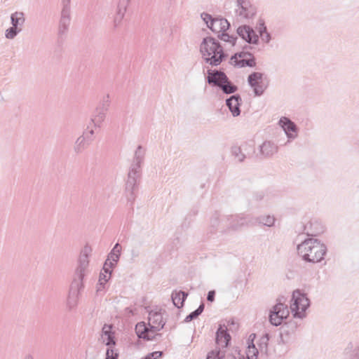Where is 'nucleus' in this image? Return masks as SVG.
<instances>
[{
    "instance_id": "obj_1",
    "label": "nucleus",
    "mask_w": 359,
    "mask_h": 359,
    "mask_svg": "<svg viewBox=\"0 0 359 359\" xmlns=\"http://www.w3.org/2000/svg\"><path fill=\"white\" fill-rule=\"evenodd\" d=\"M90 250V248L85 247L79 259V264L75 271V277L71 283L67 301V306L70 311L76 309L77 306L81 291L84 287L83 278L89 264L88 252Z\"/></svg>"
},
{
    "instance_id": "obj_2",
    "label": "nucleus",
    "mask_w": 359,
    "mask_h": 359,
    "mask_svg": "<svg viewBox=\"0 0 359 359\" xmlns=\"http://www.w3.org/2000/svg\"><path fill=\"white\" fill-rule=\"evenodd\" d=\"M200 52L204 61L212 67L219 66L228 57L221 43L215 38L206 36L200 45Z\"/></svg>"
},
{
    "instance_id": "obj_3",
    "label": "nucleus",
    "mask_w": 359,
    "mask_h": 359,
    "mask_svg": "<svg viewBox=\"0 0 359 359\" xmlns=\"http://www.w3.org/2000/svg\"><path fill=\"white\" fill-rule=\"evenodd\" d=\"M148 325L145 322H140L135 325V332L138 338L144 340H152L155 336H151L156 331L164 327L165 321L163 319L162 309L158 307L149 311Z\"/></svg>"
},
{
    "instance_id": "obj_4",
    "label": "nucleus",
    "mask_w": 359,
    "mask_h": 359,
    "mask_svg": "<svg viewBox=\"0 0 359 359\" xmlns=\"http://www.w3.org/2000/svg\"><path fill=\"white\" fill-rule=\"evenodd\" d=\"M298 254L302 259L309 263H318L324 259L327 246L316 238L305 239L297 245Z\"/></svg>"
},
{
    "instance_id": "obj_5",
    "label": "nucleus",
    "mask_w": 359,
    "mask_h": 359,
    "mask_svg": "<svg viewBox=\"0 0 359 359\" xmlns=\"http://www.w3.org/2000/svg\"><path fill=\"white\" fill-rule=\"evenodd\" d=\"M291 311L294 318H304L306 317V311L310 306V300L306 294L299 290L292 292Z\"/></svg>"
},
{
    "instance_id": "obj_6",
    "label": "nucleus",
    "mask_w": 359,
    "mask_h": 359,
    "mask_svg": "<svg viewBox=\"0 0 359 359\" xmlns=\"http://www.w3.org/2000/svg\"><path fill=\"white\" fill-rule=\"evenodd\" d=\"M142 170L130 167L128 178L126 182V196L128 203H130L133 208L136 198V191L138 189V182L141 178Z\"/></svg>"
},
{
    "instance_id": "obj_7",
    "label": "nucleus",
    "mask_w": 359,
    "mask_h": 359,
    "mask_svg": "<svg viewBox=\"0 0 359 359\" xmlns=\"http://www.w3.org/2000/svg\"><path fill=\"white\" fill-rule=\"evenodd\" d=\"M61 6L62 8L57 29V35L60 38L67 35L72 20L71 1L62 0Z\"/></svg>"
},
{
    "instance_id": "obj_8",
    "label": "nucleus",
    "mask_w": 359,
    "mask_h": 359,
    "mask_svg": "<svg viewBox=\"0 0 359 359\" xmlns=\"http://www.w3.org/2000/svg\"><path fill=\"white\" fill-rule=\"evenodd\" d=\"M264 74L262 72H254L248 76V83L252 88L255 96H261L268 87L263 81Z\"/></svg>"
},
{
    "instance_id": "obj_9",
    "label": "nucleus",
    "mask_w": 359,
    "mask_h": 359,
    "mask_svg": "<svg viewBox=\"0 0 359 359\" xmlns=\"http://www.w3.org/2000/svg\"><path fill=\"white\" fill-rule=\"evenodd\" d=\"M236 13L242 19L250 20L256 15L257 8L249 0H237Z\"/></svg>"
},
{
    "instance_id": "obj_10",
    "label": "nucleus",
    "mask_w": 359,
    "mask_h": 359,
    "mask_svg": "<svg viewBox=\"0 0 359 359\" xmlns=\"http://www.w3.org/2000/svg\"><path fill=\"white\" fill-rule=\"evenodd\" d=\"M237 34L249 44H258L259 35L248 25H240L236 29Z\"/></svg>"
},
{
    "instance_id": "obj_11",
    "label": "nucleus",
    "mask_w": 359,
    "mask_h": 359,
    "mask_svg": "<svg viewBox=\"0 0 359 359\" xmlns=\"http://www.w3.org/2000/svg\"><path fill=\"white\" fill-rule=\"evenodd\" d=\"M226 223L227 233L239 230L241 227L251 222L248 217L240 215H228L224 220Z\"/></svg>"
},
{
    "instance_id": "obj_12",
    "label": "nucleus",
    "mask_w": 359,
    "mask_h": 359,
    "mask_svg": "<svg viewBox=\"0 0 359 359\" xmlns=\"http://www.w3.org/2000/svg\"><path fill=\"white\" fill-rule=\"evenodd\" d=\"M278 124L283 128L288 139L294 140L297 137L299 128L291 119L282 116L279 119Z\"/></svg>"
},
{
    "instance_id": "obj_13",
    "label": "nucleus",
    "mask_w": 359,
    "mask_h": 359,
    "mask_svg": "<svg viewBox=\"0 0 359 359\" xmlns=\"http://www.w3.org/2000/svg\"><path fill=\"white\" fill-rule=\"evenodd\" d=\"M226 215L220 216L215 212L210 219V232L227 233L226 223L224 221Z\"/></svg>"
},
{
    "instance_id": "obj_14",
    "label": "nucleus",
    "mask_w": 359,
    "mask_h": 359,
    "mask_svg": "<svg viewBox=\"0 0 359 359\" xmlns=\"http://www.w3.org/2000/svg\"><path fill=\"white\" fill-rule=\"evenodd\" d=\"M225 104L229 111L233 117H237L241 114V105L242 104V98L239 94H233L228 97Z\"/></svg>"
},
{
    "instance_id": "obj_15",
    "label": "nucleus",
    "mask_w": 359,
    "mask_h": 359,
    "mask_svg": "<svg viewBox=\"0 0 359 359\" xmlns=\"http://www.w3.org/2000/svg\"><path fill=\"white\" fill-rule=\"evenodd\" d=\"M208 76L205 78L206 82L213 86L219 88L222 82L224 80V77L226 76V74L220 69H209L207 71Z\"/></svg>"
},
{
    "instance_id": "obj_16",
    "label": "nucleus",
    "mask_w": 359,
    "mask_h": 359,
    "mask_svg": "<svg viewBox=\"0 0 359 359\" xmlns=\"http://www.w3.org/2000/svg\"><path fill=\"white\" fill-rule=\"evenodd\" d=\"M231 339V337L228 332L226 326L225 325L219 324L215 334L216 344L222 348H226L229 346Z\"/></svg>"
},
{
    "instance_id": "obj_17",
    "label": "nucleus",
    "mask_w": 359,
    "mask_h": 359,
    "mask_svg": "<svg viewBox=\"0 0 359 359\" xmlns=\"http://www.w3.org/2000/svg\"><path fill=\"white\" fill-rule=\"evenodd\" d=\"M230 26V23L226 19L224 18H215V20L212 21V24H210L209 29L212 32L219 34L226 32Z\"/></svg>"
},
{
    "instance_id": "obj_18",
    "label": "nucleus",
    "mask_w": 359,
    "mask_h": 359,
    "mask_svg": "<svg viewBox=\"0 0 359 359\" xmlns=\"http://www.w3.org/2000/svg\"><path fill=\"white\" fill-rule=\"evenodd\" d=\"M297 323L294 320H290L285 323L281 327L280 337L283 341H287L290 337L293 335L297 329Z\"/></svg>"
},
{
    "instance_id": "obj_19",
    "label": "nucleus",
    "mask_w": 359,
    "mask_h": 359,
    "mask_svg": "<svg viewBox=\"0 0 359 359\" xmlns=\"http://www.w3.org/2000/svg\"><path fill=\"white\" fill-rule=\"evenodd\" d=\"M107 112V103L104 107H98L96 108L92 118L91 121L95 127L101 128L104 121Z\"/></svg>"
},
{
    "instance_id": "obj_20",
    "label": "nucleus",
    "mask_w": 359,
    "mask_h": 359,
    "mask_svg": "<svg viewBox=\"0 0 359 359\" xmlns=\"http://www.w3.org/2000/svg\"><path fill=\"white\" fill-rule=\"evenodd\" d=\"M146 154V149L139 145L135 151L133 163L130 167L142 170V165L144 163Z\"/></svg>"
},
{
    "instance_id": "obj_21",
    "label": "nucleus",
    "mask_w": 359,
    "mask_h": 359,
    "mask_svg": "<svg viewBox=\"0 0 359 359\" xmlns=\"http://www.w3.org/2000/svg\"><path fill=\"white\" fill-rule=\"evenodd\" d=\"M112 269H106L103 265L102 269L100 273L99 280L97 285V292H99L105 289V285L109 281L111 276Z\"/></svg>"
},
{
    "instance_id": "obj_22",
    "label": "nucleus",
    "mask_w": 359,
    "mask_h": 359,
    "mask_svg": "<svg viewBox=\"0 0 359 359\" xmlns=\"http://www.w3.org/2000/svg\"><path fill=\"white\" fill-rule=\"evenodd\" d=\"M130 0H118L116 13L114 18V26L116 27L124 17L127 7Z\"/></svg>"
},
{
    "instance_id": "obj_23",
    "label": "nucleus",
    "mask_w": 359,
    "mask_h": 359,
    "mask_svg": "<svg viewBox=\"0 0 359 359\" xmlns=\"http://www.w3.org/2000/svg\"><path fill=\"white\" fill-rule=\"evenodd\" d=\"M256 334H251L248 338V346L246 351V355L248 359H257L258 355L260 353L258 348H257L254 344V339H255Z\"/></svg>"
},
{
    "instance_id": "obj_24",
    "label": "nucleus",
    "mask_w": 359,
    "mask_h": 359,
    "mask_svg": "<svg viewBox=\"0 0 359 359\" xmlns=\"http://www.w3.org/2000/svg\"><path fill=\"white\" fill-rule=\"evenodd\" d=\"M260 153L264 157H270L278 151V147L271 141H265L259 147Z\"/></svg>"
},
{
    "instance_id": "obj_25",
    "label": "nucleus",
    "mask_w": 359,
    "mask_h": 359,
    "mask_svg": "<svg viewBox=\"0 0 359 359\" xmlns=\"http://www.w3.org/2000/svg\"><path fill=\"white\" fill-rule=\"evenodd\" d=\"M224 94L230 95L235 93L238 88L236 85L233 84L229 79L227 75L224 77V80L222 82L219 88Z\"/></svg>"
},
{
    "instance_id": "obj_26",
    "label": "nucleus",
    "mask_w": 359,
    "mask_h": 359,
    "mask_svg": "<svg viewBox=\"0 0 359 359\" xmlns=\"http://www.w3.org/2000/svg\"><path fill=\"white\" fill-rule=\"evenodd\" d=\"M276 218L273 215H260L255 217L253 221H251L252 224H260L268 227L273 226L275 224Z\"/></svg>"
},
{
    "instance_id": "obj_27",
    "label": "nucleus",
    "mask_w": 359,
    "mask_h": 359,
    "mask_svg": "<svg viewBox=\"0 0 359 359\" xmlns=\"http://www.w3.org/2000/svg\"><path fill=\"white\" fill-rule=\"evenodd\" d=\"M187 296L188 293L184 291L173 292L171 296L173 304L177 308L182 307Z\"/></svg>"
},
{
    "instance_id": "obj_28",
    "label": "nucleus",
    "mask_w": 359,
    "mask_h": 359,
    "mask_svg": "<svg viewBox=\"0 0 359 359\" xmlns=\"http://www.w3.org/2000/svg\"><path fill=\"white\" fill-rule=\"evenodd\" d=\"M252 48V46L245 45L243 47V49L242 51L238 52V53H235L234 55H231V57L230 58L229 63L231 65V64H233V63L239 61L240 59H243V58H245L249 56H251L253 54L251 53L249 51V50H251Z\"/></svg>"
},
{
    "instance_id": "obj_29",
    "label": "nucleus",
    "mask_w": 359,
    "mask_h": 359,
    "mask_svg": "<svg viewBox=\"0 0 359 359\" xmlns=\"http://www.w3.org/2000/svg\"><path fill=\"white\" fill-rule=\"evenodd\" d=\"M25 22V14L23 12H15L11 15V23L12 26L17 28H22Z\"/></svg>"
},
{
    "instance_id": "obj_30",
    "label": "nucleus",
    "mask_w": 359,
    "mask_h": 359,
    "mask_svg": "<svg viewBox=\"0 0 359 359\" xmlns=\"http://www.w3.org/2000/svg\"><path fill=\"white\" fill-rule=\"evenodd\" d=\"M256 59L253 55L245 58L240 59L239 61L231 64L238 67H255L256 66Z\"/></svg>"
},
{
    "instance_id": "obj_31",
    "label": "nucleus",
    "mask_w": 359,
    "mask_h": 359,
    "mask_svg": "<svg viewBox=\"0 0 359 359\" xmlns=\"http://www.w3.org/2000/svg\"><path fill=\"white\" fill-rule=\"evenodd\" d=\"M270 339V336L268 333L262 335L258 341V349L262 355H268V344Z\"/></svg>"
},
{
    "instance_id": "obj_32",
    "label": "nucleus",
    "mask_w": 359,
    "mask_h": 359,
    "mask_svg": "<svg viewBox=\"0 0 359 359\" xmlns=\"http://www.w3.org/2000/svg\"><path fill=\"white\" fill-rule=\"evenodd\" d=\"M120 259V256L117 254L109 252L107 255V258L105 260L104 265L106 269H113L116 266L118 260Z\"/></svg>"
},
{
    "instance_id": "obj_33",
    "label": "nucleus",
    "mask_w": 359,
    "mask_h": 359,
    "mask_svg": "<svg viewBox=\"0 0 359 359\" xmlns=\"http://www.w3.org/2000/svg\"><path fill=\"white\" fill-rule=\"evenodd\" d=\"M88 136L86 135L85 136L84 135H81L77 138V140L75 142L74 149L76 153L79 154L81 153L84 149L86 147L87 143L86 140H88Z\"/></svg>"
},
{
    "instance_id": "obj_34",
    "label": "nucleus",
    "mask_w": 359,
    "mask_h": 359,
    "mask_svg": "<svg viewBox=\"0 0 359 359\" xmlns=\"http://www.w3.org/2000/svg\"><path fill=\"white\" fill-rule=\"evenodd\" d=\"M345 359H359V347L353 348L352 344H349L344 351Z\"/></svg>"
},
{
    "instance_id": "obj_35",
    "label": "nucleus",
    "mask_w": 359,
    "mask_h": 359,
    "mask_svg": "<svg viewBox=\"0 0 359 359\" xmlns=\"http://www.w3.org/2000/svg\"><path fill=\"white\" fill-rule=\"evenodd\" d=\"M205 304L204 302H201L199 306L194 311L191 312L189 315H187L184 320V322L189 323L191 320L196 319L204 311Z\"/></svg>"
},
{
    "instance_id": "obj_36",
    "label": "nucleus",
    "mask_w": 359,
    "mask_h": 359,
    "mask_svg": "<svg viewBox=\"0 0 359 359\" xmlns=\"http://www.w3.org/2000/svg\"><path fill=\"white\" fill-rule=\"evenodd\" d=\"M280 313L278 310L275 311L274 306L270 311L269 322L274 326H278L282 324L283 318L280 316Z\"/></svg>"
},
{
    "instance_id": "obj_37",
    "label": "nucleus",
    "mask_w": 359,
    "mask_h": 359,
    "mask_svg": "<svg viewBox=\"0 0 359 359\" xmlns=\"http://www.w3.org/2000/svg\"><path fill=\"white\" fill-rule=\"evenodd\" d=\"M219 39L229 43L232 46H235L236 43V41L238 37L233 35H229L226 32L219 34L217 35Z\"/></svg>"
},
{
    "instance_id": "obj_38",
    "label": "nucleus",
    "mask_w": 359,
    "mask_h": 359,
    "mask_svg": "<svg viewBox=\"0 0 359 359\" xmlns=\"http://www.w3.org/2000/svg\"><path fill=\"white\" fill-rule=\"evenodd\" d=\"M275 311L278 310L280 313V316L283 319L287 318V317L289 316V309L287 305L285 304H283L281 302H278L274 306Z\"/></svg>"
},
{
    "instance_id": "obj_39",
    "label": "nucleus",
    "mask_w": 359,
    "mask_h": 359,
    "mask_svg": "<svg viewBox=\"0 0 359 359\" xmlns=\"http://www.w3.org/2000/svg\"><path fill=\"white\" fill-rule=\"evenodd\" d=\"M231 154L236 158H237L238 162H243L246 158V156L243 153V149L241 147H232Z\"/></svg>"
},
{
    "instance_id": "obj_40",
    "label": "nucleus",
    "mask_w": 359,
    "mask_h": 359,
    "mask_svg": "<svg viewBox=\"0 0 359 359\" xmlns=\"http://www.w3.org/2000/svg\"><path fill=\"white\" fill-rule=\"evenodd\" d=\"M22 31V28H17L13 26L8 28L5 32V36L8 39H14L20 32Z\"/></svg>"
},
{
    "instance_id": "obj_41",
    "label": "nucleus",
    "mask_w": 359,
    "mask_h": 359,
    "mask_svg": "<svg viewBox=\"0 0 359 359\" xmlns=\"http://www.w3.org/2000/svg\"><path fill=\"white\" fill-rule=\"evenodd\" d=\"M224 357V353H223L219 348H216L208 353L206 359H222Z\"/></svg>"
},
{
    "instance_id": "obj_42",
    "label": "nucleus",
    "mask_w": 359,
    "mask_h": 359,
    "mask_svg": "<svg viewBox=\"0 0 359 359\" xmlns=\"http://www.w3.org/2000/svg\"><path fill=\"white\" fill-rule=\"evenodd\" d=\"M256 29L257 30L259 34L264 33L267 30V27L265 25V21L263 18H259L258 19L256 25Z\"/></svg>"
},
{
    "instance_id": "obj_43",
    "label": "nucleus",
    "mask_w": 359,
    "mask_h": 359,
    "mask_svg": "<svg viewBox=\"0 0 359 359\" xmlns=\"http://www.w3.org/2000/svg\"><path fill=\"white\" fill-rule=\"evenodd\" d=\"M118 353L115 351L113 347H108L106 351L105 359H118Z\"/></svg>"
},
{
    "instance_id": "obj_44",
    "label": "nucleus",
    "mask_w": 359,
    "mask_h": 359,
    "mask_svg": "<svg viewBox=\"0 0 359 359\" xmlns=\"http://www.w3.org/2000/svg\"><path fill=\"white\" fill-rule=\"evenodd\" d=\"M102 339L103 343H104L105 345L107 346L108 347H113V346H114L116 344L115 337L114 334L105 337V338H104V337H102Z\"/></svg>"
},
{
    "instance_id": "obj_45",
    "label": "nucleus",
    "mask_w": 359,
    "mask_h": 359,
    "mask_svg": "<svg viewBox=\"0 0 359 359\" xmlns=\"http://www.w3.org/2000/svg\"><path fill=\"white\" fill-rule=\"evenodd\" d=\"M201 17L208 28L210 24H212V21L215 20V18H212L211 15L205 12L201 13Z\"/></svg>"
},
{
    "instance_id": "obj_46",
    "label": "nucleus",
    "mask_w": 359,
    "mask_h": 359,
    "mask_svg": "<svg viewBox=\"0 0 359 359\" xmlns=\"http://www.w3.org/2000/svg\"><path fill=\"white\" fill-rule=\"evenodd\" d=\"M111 328H112L111 325L104 324L102 327V337H104V338H105V337H108V336H111V335L114 334V333L111 331Z\"/></svg>"
},
{
    "instance_id": "obj_47",
    "label": "nucleus",
    "mask_w": 359,
    "mask_h": 359,
    "mask_svg": "<svg viewBox=\"0 0 359 359\" xmlns=\"http://www.w3.org/2000/svg\"><path fill=\"white\" fill-rule=\"evenodd\" d=\"M163 355L162 351H154L151 353H148L147 355H145L142 359H158V358H161Z\"/></svg>"
},
{
    "instance_id": "obj_48",
    "label": "nucleus",
    "mask_w": 359,
    "mask_h": 359,
    "mask_svg": "<svg viewBox=\"0 0 359 359\" xmlns=\"http://www.w3.org/2000/svg\"><path fill=\"white\" fill-rule=\"evenodd\" d=\"M260 36L262 41L265 43H269L271 41V35L266 30V32L262 33L259 34V37Z\"/></svg>"
},
{
    "instance_id": "obj_49",
    "label": "nucleus",
    "mask_w": 359,
    "mask_h": 359,
    "mask_svg": "<svg viewBox=\"0 0 359 359\" xmlns=\"http://www.w3.org/2000/svg\"><path fill=\"white\" fill-rule=\"evenodd\" d=\"M121 247L118 243H116L112 250L110 251L111 253L117 254L121 256Z\"/></svg>"
},
{
    "instance_id": "obj_50",
    "label": "nucleus",
    "mask_w": 359,
    "mask_h": 359,
    "mask_svg": "<svg viewBox=\"0 0 359 359\" xmlns=\"http://www.w3.org/2000/svg\"><path fill=\"white\" fill-rule=\"evenodd\" d=\"M215 291L210 290L207 295V300L208 302H212L215 301Z\"/></svg>"
},
{
    "instance_id": "obj_51",
    "label": "nucleus",
    "mask_w": 359,
    "mask_h": 359,
    "mask_svg": "<svg viewBox=\"0 0 359 359\" xmlns=\"http://www.w3.org/2000/svg\"><path fill=\"white\" fill-rule=\"evenodd\" d=\"M107 103V110H108L109 107V104H110V99H109V95H107L106 96L104 97L102 103L100 107H104Z\"/></svg>"
},
{
    "instance_id": "obj_52",
    "label": "nucleus",
    "mask_w": 359,
    "mask_h": 359,
    "mask_svg": "<svg viewBox=\"0 0 359 359\" xmlns=\"http://www.w3.org/2000/svg\"><path fill=\"white\" fill-rule=\"evenodd\" d=\"M255 198L257 201H260L264 198V195L262 193H257L255 195Z\"/></svg>"
},
{
    "instance_id": "obj_53",
    "label": "nucleus",
    "mask_w": 359,
    "mask_h": 359,
    "mask_svg": "<svg viewBox=\"0 0 359 359\" xmlns=\"http://www.w3.org/2000/svg\"><path fill=\"white\" fill-rule=\"evenodd\" d=\"M226 359H238V358L233 354H229L226 355Z\"/></svg>"
},
{
    "instance_id": "obj_54",
    "label": "nucleus",
    "mask_w": 359,
    "mask_h": 359,
    "mask_svg": "<svg viewBox=\"0 0 359 359\" xmlns=\"http://www.w3.org/2000/svg\"><path fill=\"white\" fill-rule=\"evenodd\" d=\"M85 136H86V135L88 136V135H90V137H92L93 135H94V130L93 129H91L90 130H89L88 132V133H84L83 134Z\"/></svg>"
},
{
    "instance_id": "obj_55",
    "label": "nucleus",
    "mask_w": 359,
    "mask_h": 359,
    "mask_svg": "<svg viewBox=\"0 0 359 359\" xmlns=\"http://www.w3.org/2000/svg\"><path fill=\"white\" fill-rule=\"evenodd\" d=\"M132 255L133 257H137L138 256V252H136L135 250H132Z\"/></svg>"
},
{
    "instance_id": "obj_56",
    "label": "nucleus",
    "mask_w": 359,
    "mask_h": 359,
    "mask_svg": "<svg viewBox=\"0 0 359 359\" xmlns=\"http://www.w3.org/2000/svg\"><path fill=\"white\" fill-rule=\"evenodd\" d=\"M25 359H33L32 356L31 355H27L25 357Z\"/></svg>"
},
{
    "instance_id": "obj_57",
    "label": "nucleus",
    "mask_w": 359,
    "mask_h": 359,
    "mask_svg": "<svg viewBox=\"0 0 359 359\" xmlns=\"http://www.w3.org/2000/svg\"><path fill=\"white\" fill-rule=\"evenodd\" d=\"M358 147H359V139L355 143Z\"/></svg>"
},
{
    "instance_id": "obj_58",
    "label": "nucleus",
    "mask_w": 359,
    "mask_h": 359,
    "mask_svg": "<svg viewBox=\"0 0 359 359\" xmlns=\"http://www.w3.org/2000/svg\"><path fill=\"white\" fill-rule=\"evenodd\" d=\"M230 323H231V325H233V324H234L233 320H231V322H230V321H229V322H228V325H229Z\"/></svg>"
},
{
    "instance_id": "obj_59",
    "label": "nucleus",
    "mask_w": 359,
    "mask_h": 359,
    "mask_svg": "<svg viewBox=\"0 0 359 359\" xmlns=\"http://www.w3.org/2000/svg\"><path fill=\"white\" fill-rule=\"evenodd\" d=\"M161 334H156V336H161Z\"/></svg>"
}]
</instances>
